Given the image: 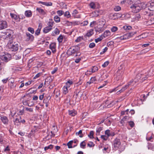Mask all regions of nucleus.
<instances>
[{
    "label": "nucleus",
    "mask_w": 154,
    "mask_h": 154,
    "mask_svg": "<svg viewBox=\"0 0 154 154\" xmlns=\"http://www.w3.org/2000/svg\"><path fill=\"white\" fill-rule=\"evenodd\" d=\"M114 9L116 11H119L121 10V8L119 6H117L115 7Z\"/></svg>",
    "instance_id": "nucleus-48"
},
{
    "label": "nucleus",
    "mask_w": 154,
    "mask_h": 154,
    "mask_svg": "<svg viewBox=\"0 0 154 154\" xmlns=\"http://www.w3.org/2000/svg\"><path fill=\"white\" fill-rule=\"evenodd\" d=\"M36 11H38V12L40 14H41L42 15H44L45 14V12L44 11L40 8H37L36 9Z\"/></svg>",
    "instance_id": "nucleus-22"
},
{
    "label": "nucleus",
    "mask_w": 154,
    "mask_h": 154,
    "mask_svg": "<svg viewBox=\"0 0 154 154\" xmlns=\"http://www.w3.org/2000/svg\"><path fill=\"white\" fill-rule=\"evenodd\" d=\"M149 9L150 11H154V0L151 1L150 2V6L149 7Z\"/></svg>",
    "instance_id": "nucleus-12"
},
{
    "label": "nucleus",
    "mask_w": 154,
    "mask_h": 154,
    "mask_svg": "<svg viewBox=\"0 0 154 154\" xmlns=\"http://www.w3.org/2000/svg\"><path fill=\"white\" fill-rule=\"evenodd\" d=\"M73 142V140H71L70 141H69L67 143V145L68 146V148H70L73 147L72 146V144Z\"/></svg>",
    "instance_id": "nucleus-30"
},
{
    "label": "nucleus",
    "mask_w": 154,
    "mask_h": 154,
    "mask_svg": "<svg viewBox=\"0 0 154 154\" xmlns=\"http://www.w3.org/2000/svg\"><path fill=\"white\" fill-rule=\"evenodd\" d=\"M20 119H21V117L19 116V117L16 118L14 122L15 125L18 126L20 125Z\"/></svg>",
    "instance_id": "nucleus-11"
},
{
    "label": "nucleus",
    "mask_w": 154,
    "mask_h": 154,
    "mask_svg": "<svg viewBox=\"0 0 154 154\" xmlns=\"http://www.w3.org/2000/svg\"><path fill=\"white\" fill-rule=\"evenodd\" d=\"M25 16L28 17H30L32 15V12L30 10L26 11L25 13Z\"/></svg>",
    "instance_id": "nucleus-21"
},
{
    "label": "nucleus",
    "mask_w": 154,
    "mask_h": 154,
    "mask_svg": "<svg viewBox=\"0 0 154 154\" xmlns=\"http://www.w3.org/2000/svg\"><path fill=\"white\" fill-rule=\"evenodd\" d=\"M110 34V32L109 30H106L104 33L103 35H102V37L105 38L109 35Z\"/></svg>",
    "instance_id": "nucleus-20"
},
{
    "label": "nucleus",
    "mask_w": 154,
    "mask_h": 154,
    "mask_svg": "<svg viewBox=\"0 0 154 154\" xmlns=\"http://www.w3.org/2000/svg\"><path fill=\"white\" fill-rule=\"evenodd\" d=\"M11 55H3L1 57V59L5 62H7L10 60Z\"/></svg>",
    "instance_id": "nucleus-8"
},
{
    "label": "nucleus",
    "mask_w": 154,
    "mask_h": 154,
    "mask_svg": "<svg viewBox=\"0 0 154 154\" xmlns=\"http://www.w3.org/2000/svg\"><path fill=\"white\" fill-rule=\"evenodd\" d=\"M1 119L2 122L4 124H8V120L7 117L5 116L2 117H1Z\"/></svg>",
    "instance_id": "nucleus-13"
},
{
    "label": "nucleus",
    "mask_w": 154,
    "mask_h": 154,
    "mask_svg": "<svg viewBox=\"0 0 154 154\" xmlns=\"http://www.w3.org/2000/svg\"><path fill=\"white\" fill-rule=\"evenodd\" d=\"M101 137L102 139H103L104 140H107L108 137L104 135H102L101 136Z\"/></svg>",
    "instance_id": "nucleus-59"
},
{
    "label": "nucleus",
    "mask_w": 154,
    "mask_h": 154,
    "mask_svg": "<svg viewBox=\"0 0 154 154\" xmlns=\"http://www.w3.org/2000/svg\"><path fill=\"white\" fill-rule=\"evenodd\" d=\"M26 41H28L29 40L32 41L34 38V36L30 34L29 32H26Z\"/></svg>",
    "instance_id": "nucleus-9"
},
{
    "label": "nucleus",
    "mask_w": 154,
    "mask_h": 154,
    "mask_svg": "<svg viewBox=\"0 0 154 154\" xmlns=\"http://www.w3.org/2000/svg\"><path fill=\"white\" fill-rule=\"evenodd\" d=\"M91 82L93 83L96 80V79L95 77H92L90 79Z\"/></svg>",
    "instance_id": "nucleus-60"
},
{
    "label": "nucleus",
    "mask_w": 154,
    "mask_h": 154,
    "mask_svg": "<svg viewBox=\"0 0 154 154\" xmlns=\"http://www.w3.org/2000/svg\"><path fill=\"white\" fill-rule=\"evenodd\" d=\"M57 68H55L51 72V73L52 74H54L57 71Z\"/></svg>",
    "instance_id": "nucleus-64"
},
{
    "label": "nucleus",
    "mask_w": 154,
    "mask_h": 154,
    "mask_svg": "<svg viewBox=\"0 0 154 154\" xmlns=\"http://www.w3.org/2000/svg\"><path fill=\"white\" fill-rule=\"evenodd\" d=\"M79 49L80 48L78 46H76L69 48L67 51V53L69 55H72L74 56L77 57V54H76L77 52L79 51Z\"/></svg>",
    "instance_id": "nucleus-1"
},
{
    "label": "nucleus",
    "mask_w": 154,
    "mask_h": 154,
    "mask_svg": "<svg viewBox=\"0 0 154 154\" xmlns=\"http://www.w3.org/2000/svg\"><path fill=\"white\" fill-rule=\"evenodd\" d=\"M54 19L55 21L57 23H58L60 22V18L58 16H56L54 17Z\"/></svg>",
    "instance_id": "nucleus-33"
},
{
    "label": "nucleus",
    "mask_w": 154,
    "mask_h": 154,
    "mask_svg": "<svg viewBox=\"0 0 154 154\" xmlns=\"http://www.w3.org/2000/svg\"><path fill=\"white\" fill-rule=\"evenodd\" d=\"M110 131L109 130H107L105 131V134L108 136V137L110 135Z\"/></svg>",
    "instance_id": "nucleus-56"
},
{
    "label": "nucleus",
    "mask_w": 154,
    "mask_h": 154,
    "mask_svg": "<svg viewBox=\"0 0 154 154\" xmlns=\"http://www.w3.org/2000/svg\"><path fill=\"white\" fill-rule=\"evenodd\" d=\"M83 39V38L82 37L79 36L75 40V42H79L81 41L82 39Z\"/></svg>",
    "instance_id": "nucleus-45"
},
{
    "label": "nucleus",
    "mask_w": 154,
    "mask_h": 154,
    "mask_svg": "<svg viewBox=\"0 0 154 154\" xmlns=\"http://www.w3.org/2000/svg\"><path fill=\"white\" fill-rule=\"evenodd\" d=\"M129 125L131 127L133 128L134 125V123L133 121H131L128 122Z\"/></svg>",
    "instance_id": "nucleus-49"
},
{
    "label": "nucleus",
    "mask_w": 154,
    "mask_h": 154,
    "mask_svg": "<svg viewBox=\"0 0 154 154\" xmlns=\"http://www.w3.org/2000/svg\"><path fill=\"white\" fill-rule=\"evenodd\" d=\"M73 82L71 80H69L66 83V84L67 85L66 86H68V84H69V85H68L69 87V86L72 84Z\"/></svg>",
    "instance_id": "nucleus-57"
},
{
    "label": "nucleus",
    "mask_w": 154,
    "mask_h": 154,
    "mask_svg": "<svg viewBox=\"0 0 154 154\" xmlns=\"http://www.w3.org/2000/svg\"><path fill=\"white\" fill-rule=\"evenodd\" d=\"M121 144L120 140L119 139L116 138L113 141L114 147L116 149H118Z\"/></svg>",
    "instance_id": "nucleus-4"
},
{
    "label": "nucleus",
    "mask_w": 154,
    "mask_h": 154,
    "mask_svg": "<svg viewBox=\"0 0 154 154\" xmlns=\"http://www.w3.org/2000/svg\"><path fill=\"white\" fill-rule=\"evenodd\" d=\"M41 29L38 28L35 32V34L37 35H38L40 33Z\"/></svg>",
    "instance_id": "nucleus-55"
},
{
    "label": "nucleus",
    "mask_w": 154,
    "mask_h": 154,
    "mask_svg": "<svg viewBox=\"0 0 154 154\" xmlns=\"http://www.w3.org/2000/svg\"><path fill=\"white\" fill-rule=\"evenodd\" d=\"M119 16L118 15H117L116 14H113L112 15H110V18L112 19H113V20L115 19L117 17Z\"/></svg>",
    "instance_id": "nucleus-46"
},
{
    "label": "nucleus",
    "mask_w": 154,
    "mask_h": 154,
    "mask_svg": "<svg viewBox=\"0 0 154 154\" xmlns=\"http://www.w3.org/2000/svg\"><path fill=\"white\" fill-rule=\"evenodd\" d=\"M129 86L128 85H125L124 87H123L122 88L121 90L118 91L117 92V94H119L120 93L123 92L124 91H125Z\"/></svg>",
    "instance_id": "nucleus-15"
},
{
    "label": "nucleus",
    "mask_w": 154,
    "mask_h": 154,
    "mask_svg": "<svg viewBox=\"0 0 154 154\" xmlns=\"http://www.w3.org/2000/svg\"><path fill=\"white\" fill-rule=\"evenodd\" d=\"M103 129V127H100L97 128L96 130V135H99L100 132Z\"/></svg>",
    "instance_id": "nucleus-25"
},
{
    "label": "nucleus",
    "mask_w": 154,
    "mask_h": 154,
    "mask_svg": "<svg viewBox=\"0 0 154 154\" xmlns=\"http://www.w3.org/2000/svg\"><path fill=\"white\" fill-rule=\"evenodd\" d=\"M106 21L103 19H100L98 20V25L103 26L105 25Z\"/></svg>",
    "instance_id": "nucleus-10"
},
{
    "label": "nucleus",
    "mask_w": 154,
    "mask_h": 154,
    "mask_svg": "<svg viewBox=\"0 0 154 154\" xmlns=\"http://www.w3.org/2000/svg\"><path fill=\"white\" fill-rule=\"evenodd\" d=\"M53 145H50L48 146H46L45 147V150H48V149H51L53 148Z\"/></svg>",
    "instance_id": "nucleus-41"
},
{
    "label": "nucleus",
    "mask_w": 154,
    "mask_h": 154,
    "mask_svg": "<svg viewBox=\"0 0 154 154\" xmlns=\"http://www.w3.org/2000/svg\"><path fill=\"white\" fill-rule=\"evenodd\" d=\"M52 29V28L50 26H47L44 28L43 30V32L44 33H47L51 31Z\"/></svg>",
    "instance_id": "nucleus-19"
},
{
    "label": "nucleus",
    "mask_w": 154,
    "mask_h": 154,
    "mask_svg": "<svg viewBox=\"0 0 154 154\" xmlns=\"http://www.w3.org/2000/svg\"><path fill=\"white\" fill-rule=\"evenodd\" d=\"M113 103V101H112L111 103H108V101L106 100V102L105 103L106 104H108L106 106H105L107 108H109V107H110L112 106H113V104H112V103Z\"/></svg>",
    "instance_id": "nucleus-24"
},
{
    "label": "nucleus",
    "mask_w": 154,
    "mask_h": 154,
    "mask_svg": "<svg viewBox=\"0 0 154 154\" xmlns=\"http://www.w3.org/2000/svg\"><path fill=\"white\" fill-rule=\"evenodd\" d=\"M52 19H50L49 20L50 21L48 23V26H50L52 28V27L54 24V21H52Z\"/></svg>",
    "instance_id": "nucleus-27"
},
{
    "label": "nucleus",
    "mask_w": 154,
    "mask_h": 154,
    "mask_svg": "<svg viewBox=\"0 0 154 154\" xmlns=\"http://www.w3.org/2000/svg\"><path fill=\"white\" fill-rule=\"evenodd\" d=\"M143 35L142 34L139 36L138 37L136 38V40H138L139 39H140L141 38H143L144 37L143 36Z\"/></svg>",
    "instance_id": "nucleus-63"
},
{
    "label": "nucleus",
    "mask_w": 154,
    "mask_h": 154,
    "mask_svg": "<svg viewBox=\"0 0 154 154\" xmlns=\"http://www.w3.org/2000/svg\"><path fill=\"white\" fill-rule=\"evenodd\" d=\"M59 30L57 28H56L52 32L51 35L52 36H55L56 35L59 34Z\"/></svg>",
    "instance_id": "nucleus-18"
},
{
    "label": "nucleus",
    "mask_w": 154,
    "mask_h": 154,
    "mask_svg": "<svg viewBox=\"0 0 154 154\" xmlns=\"http://www.w3.org/2000/svg\"><path fill=\"white\" fill-rule=\"evenodd\" d=\"M123 28L125 30H130L132 27L131 26H125L123 27Z\"/></svg>",
    "instance_id": "nucleus-40"
},
{
    "label": "nucleus",
    "mask_w": 154,
    "mask_h": 154,
    "mask_svg": "<svg viewBox=\"0 0 154 154\" xmlns=\"http://www.w3.org/2000/svg\"><path fill=\"white\" fill-rule=\"evenodd\" d=\"M109 61H106L104 62V63L102 65V66L103 67H106L109 64Z\"/></svg>",
    "instance_id": "nucleus-53"
},
{
    "label": "nucleus",
    "mask_w": 154,
    "mask_h": 154,
    "mask_svg": "<svg viewBox=\"0 0 154 154\" xmlns=\"http://www.w3.org/2000/svg\"><path fill=\"white\" fill-rule=\"evenodd\" d=\"M39 3H42L43 5H45L47 6H51L52 5V3L51 2H39Z\"/></svg>",
    "instance_id": "nucleus-23"
},
{
    "label": "nucleus",
    "mask_w": 154,
    "mask_h": 154,
    "mask_svg": "<svg viewBox=\"0 0 154 154\" xmlns=\"http://www.w3.org/2000/svg\"><path fill=\"white\" fill-rule=\"evenodd\" d=\"M7 27L8 23L6 21L3 20L0 21V30L5 29Z\"/></svg>",
    "instance_id": "nucleus-5"
},
{
    "label": "nucleus",
    "mask_w": 154,
    "mask_h": 154,
    "mask_svg": "<svg viewBox=\"0 0 154 154\" xmlns=\"http://www.w3.org/2000/svg\"><path fill=\"white\" fill-rule=\"evenodd\" d=\"M104 30V29L103 26L99 27L98 26L97 27L95 30L96 32H98L100 33L102 32Z\"/></svg>",
    "instance_id": "nucleus-16"
},
{
    "label": "nucleus",
    "mask_w": 154,
    "mask_h": 154,
    "mask_svg": "<svg viewBox=\"0 0 154 154\" xmlns=\"http://www.w3.org/2000/svg\"><path fill=\"white\" fill-rule=\"evenodd\" d=\"M94 134V132L92 131H91L90 132V134L88 135V137L91 139H92L94 138L93 135Z\"/></svg>",
    "instance_id": "nucleus-36"
},
{
    "label": "nucleus",
    "mask_w": 154,
    "mask_h": 154,
    "mask_svg": "<svg viewBox=\"0 0 154 154\" xmlns=\"http://www.w3.org/2000/svg\"><path fill=\"white\" fill-rule=\"evenodd\" d=\"M63 14L64 16L67 17V18H69L70 17L71 15L69 12L68 11H66L65 13L64 12Z\"/></svg>",
    "instance_id": "nucleus-34"
},
{
    "label": "nucleus",
    "mask_w": 154,
    "mask_h": 154,
    "mask_svg": "<svg viewBox=\"0 0 154 154\" xmlns=\"http://www.w3.org/2000/svg\"><path fill=\"white\" fill-rule=\"evenodd\" d=\"M69 115L73 116H75L76 112L74 110H69Z\"/></svg>",
    "instance_id": "nucleus-26"
},
{
    "label": "nucleus",
    "mask_w": 154,
    "mask_h": 154,
    "mask_svg": "<svg viewBox=\"0 0 154 154\" xmlns=\"http://www.w3.org/2000/svg\"><path fill=\"white\" fill-rule=\"evenodd\" d=\"M28 30L32 34H33L34 33V29L30 27H28Z\"/></svg>",
    "instance_id": "nucleus-43"
},
{
    "label": "nucleus",
    "mask_w": 154,
    "mask_h": 154,
    "mask_svg": "<svg viewBox=\"0 0 154 154\" xmlns=\"http://www.w3.org/2000/svg\"><path fill=\"white\" fill-rule=\"evenodd\" d=\"M131 7L133 9L134 12L136 13L139 12L141 10L140 7L137 4L133 5Z\"/></svg>",
    "instance_id": "nucleus-7"
},
{
    "label": "nucleus",
    "mask_w": 154,
    "mask_h": 154,
    "mask_svg": "<svg viewBox=\"0 0 154 154\" xmlns=\"http://www.w3.org/2000/svg\"><path fill=\"white\" fill-rule=\"evenodd\" d=\"M8 46L10 51L14 52L17 51L19 47V45L15 43L14 44L10 43L8 45Z\"/></svg>",
    "instance_id": "nucleus-2"
},
{
    "label": "nucleus",
    "mask_w": 154,
    "mask_h": 154,
    "mask_svg": "<svg viewBox=\"0 0 154 154\" xmlns=\"http://www.w3.org/2000/svg\"><path fill=\"white\" fill-rule=\"evenodd\" d=\"M108 49V48L106 47L103 49V51L101 52L100 53V54H103V53H104Z\"/></svg>",
    "instance_id": "nucleus-62"
},
{
    "label": "nucleus",
    "mask_w": 154,
    "mask_h": 154,
    "mask_svg": "<svg viewBox=\"0 0 154 154\" xmlns=\"http://www.w3.org/2000/svg\"><path fill=\"white\" fill-rule=\"evenodd\" d=\"M56 45L54 43H51L50 45V48L51 49L55 48Z\"/></svg>",
    "instance_id": "nucleus-50"
},
{
    "label": "nucleus",
    "mask_w": 154,
    "mask_h": 154,
    "mask_svg": "<svg viewBox=\"0 0 154 154\" xmlns=\"http://www.w3.org/2000/svg\"><path fill=\"white\" fill-rule=\"evenodd\" d=\"M76 135H79V137H83V135L82 134V130H80L78 132H76L75 134Z\"/></svg>",
    "instance_id": "nucleus-31"
},
{
    "label": "nucleus",
    "mask_w": 154,
    "mask_h": 154,
    "mask_svg": "<svg viewBox=\"0 0 154 154\" xmlns=\"http://www.w3.org/2000/svg\"><path fill=\"white\" fill-rule=\"evenodd\" d=\"M149 76H151V74L149 73L147 74L145 73L144 74H139L136 75V77L137 79H140L142 78L141 79L143 81L145 80Z\"/></svg>",
    "instance_id": "nucleus-3"
},
{
    "label": "nucleus",
    "mask_w": 154,
    "mask_h": 154,
    "mask_svg": "<svg viewBox=\"0 0 154 154\" xmlns=\"http://www.w3.org/2000/svg\"><path fill=\"white\" fill-rule=\"evenodd\" d=\"M118 30V28L116 26H113L111 29V30L112 32H114L117 31Z\"/></svg>",
    "instance_id": "nucleus-44"
},
{
    "label": "nucleus",
    "mask_w": 154,
    "mask_h": 154,
    "mask_svg": "<svg viewBox=\"0 0 154 154\" xmlns=\"http://www.w3.org/2000/svg\"><path fill=\"white\" fill-rule=\"evenodd\" d=\"M136 32H131L127 33V35L130 38L136 34Z\"/></svg>",
    "instance_id": "nucleus-35"
},
{
    "label": "nucleus",
    "mask_w": 154,
    "mask_h": 154,
    "mask_svg": "<svg viewBox=\"0 0 154 154\" xmlns=\"http://www.w3.org/2000/svg\"><path fill=\"white\" fill-rule=\"evenodd\" d=\"M89 6L91 8L94 9L96 8V5L95 3L92 2H91Z\"/></svg>",
    "instance_id": "nucleus-28"
},
{
    "label": "nucleus",
    "mask_w": 154,
    "mask_h": 154,
    "mask_svg": "<svg viewBox=\"0 0 154 154\" xmlns=\"http://www.w3.org/2000/svg\"><path fill=\"white\" fill-rule=\"evenodd\" d=\"M93 31V29H90L88 31L87 33L86 34V36L88 37L91 36L92 35L94 34Z\"/></svg>",
    "instance_id": "nucleus-17"
},
{
    "label": "nucleus",
    "mask_w": 154,
    "mask_h": 154,
    "mask_svg": "<svg viewBox=\"0 0 154 154\" xmlns=\"http://www.w3.org/2000/svg\"><path fill=\"white\" fill-rule=\"evenodd\" d=\"M88 21H83L81 23L82 26H84L88 25Z\"/></svg>",
    "instance_id": "nucleus-52"
},
{
    "label": "nucleus",
    "mask_w": 154,
    "mask_h": 154,
    "mask_svg": "<svg viewBox=\"0 0 154 154\" xmlns=\"http://www.w3.org/2000/svg\"><path fill=\"white\" fill-rule=\"evenodd\" d=\"M63 93L66 94L68 93V89L67 86H65L63 88Z\"/></svg>",
    "instance_id": "nucleus-32"
},
{
    "label": "nucleus",
    "mask_w": 154,
    "mask_h": 154,
    "mask_svg": "<svg viewBox=\"0 0 154 154\" xmlns=\"http://www.w3.org/2000/svg\"><path fill=\"white\" fill-rule=\"evenodd\" d=\"M57 13L59 16H61L63 14L64 12L62 10H58L57 11Z\"/></svg>",
    "instance_id": "nucleus-39"
},
{
    "label": "nucleus",
    "mask_w": 154,
    "mask_h": 154,
    "mask_svg": "<svg viewBox=\"0 0 154 154\" xmlns=\"http://www.w3.org/2000/svg\"><path fill=\"white\" fill-rule=\"evenodd\" d=\"M42 74L41 73H38L33 78L34 79H36L39 77Z\"/></svg>",
    "instance_id": "nucleus-58"
},
{
    "label": "nucleus",
    "mask_w": 154,
    "mask_h": 154,
    "mask_svg": "<svg viewBox=\"0 0 154 154\" xmlns=\"http://www.w3.org/2000/svg\"><path fill=\"white\" fill-rule=\"evenodd\" d=\"M85 146L86 143L85 141H84L82 142L80 144V147L83 149L85 148Z\"/></svg>",
    "instance_id": "nucleus-37"
},
{
    "label": "nucleus",
    "mask_w": 154,
    "mask_h": 154,
    "mask_svg": "<svg viewBox=\"0 0 154 154\" xmlns=\"http://www.w3.org/2000/svg\"><path fill=\"white\" fill-rule=\"evenodd\" d=\"M91 72L92 73H94L97 71L98 70V68L97 66H92V68L91 69Z\"/></svg>",
    "instance_id": "nucleus-29"
},
{
    "label": "nucleus",
    "mask_w": 154,
    "mask_h": 154,
    "mask_svg": "<svg viewBox=\"0 0 154 154\" xmlns=\"http://www.w3.org/2000/svg\"><path fill=\"white\" fill-rule=\"evenodd\" d=\"M88 146L90 147H91L94 146V144L92 142H90L88 144Z\"/></svg>",
    "instance_id": "nucleus-51"
},
{
    "label": "nucleus",
    "mask_w": 154,
    "mask_h": 154,
    "mask_svg": "<svg viewBox=\"0 0 154 154\" xmlns=\"http://www.w3.org/2000/svg\"><path fill=\"white\" fill-rule=\"evenodd\" d=\"M10 15L11 17L14 19L15 20H16L18 19H19V20L20 19V18L19 17V16H17V15L13 13H11L10 14Z\"/></svg>",
    "instance_id": "nucleus-14"
},
{
    "label": "nucleus",
    "mask_w": 154,
    "mask_h": 154,
    "mask_svg": "<svg viewBox=\"0 0 154 154\" xmlns=\"http://www.w3.org/2000/svg\"><path fill=\"white\" fill-rule=\"evenodd\" d=\"M63 39V37L61 35H60L58 38L57 40L59 42H61L62 41Z\"/></svg>",
    "instance_id": "nucleus-47"
},
{
    "label": "nucleus",
    "mask_w": 154,
    "mask_h": 154,
    "mask_svg": "<svg viewBox=\"0 0 154 154\" xmlns=\"http://www.w3.org/2000/svg\"><path fill=\"white\" fill-rule=\"evenodd\" d=\"M3 33H5L6 37L9 39L12 38L13 36V32L10 29L7 30L6 32H3Z\"/></svg>",
    "instance_id": "nucleus-6"
},
{
    "label": "nucleus",
    "mask_w": 154,
    "mask_h": 154,
    "mask_svg": "<svg viewBox=\"0 0 154 154\" xmlns=\"http://www.w3.org/2000/svg\"><path fill=\"white\" fill-rule=\"evenodd\" d=\"M120 38L121 39L124 40V39H126L128 38H129V37L127 35V33L125 34L123 36H121L120 37Z\"/></svg>",
    "instance_id": "nucleus-38"
},
{
    "label": "nucleus",
    "mask_w": 154,
    "mask_h": 154,
    "mask_svg": "<svg viewBox=\"0 0 154 154\" xmlns=\"http://www.w3.org/2000/svg\"><path fill=\"white\" fill-rule=\"evenodd\" d=\"M103 38L102 35H101L100 37L98 38L95 39V42L96 43H97L99 42Z\"/></svg>",
    "instance_id": "nucleus-42"
},
{
    "label": "nucleus",
    "mask_w": 154,
    "mask_h": 154,
    "mask_svg": "<svg viewBox=\"0 0 154 154\" xmlns=\"http://www.w3.org/2000/svg\"><path fill=\"white\" fill-rule=\"evenodd\" d=\"M114 44V42L112 41H110L107 44V46L109 47L110 46L113 45Z\"/></svg>",
    "instance_id": "nucleus-61"
},
{
    "label": "nucleus",
    "mask_w": 154,
    "mask_h": 154,
    "mask_svg": "<svg viewBox=\"0 0 154 154\" xmlns=\"http://www.w3.org/2000/svg\"><path fill=\"white\" fill-rule=\"evenodd\" d=\"M95 44L94 43L92 42L90 43L89 45V47L90 48H92L95 46Z\"/></svg>",
    "instance_id": "nucleus-54"
}]
</instances>
